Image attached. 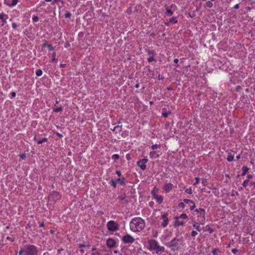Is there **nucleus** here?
<instances>
[{
    "label": "nucleus",
    "instance_id": "43",
    "mask_svg": "<svg viewBox=\"0 0 255 255\" xmlns=\"http://www.w3.org/2000/svg\"><path fill=\"white\" fill-rule=\"evenodd\" d=\"M197 235V232L195 231H193L191 233L192 237H195Z\"/></svg>",
    "mask_w": 255,
    "mask_h": 255
},
{
    "label": "nucleus",
    "instance_id": "39",
    "mask_svg": "<svg viewBox=\"0 0 255 255\" xmlns=\"http://www.w3.org/2000/svg\"><path fill=\"white\" fill-rule=\"evenodd\" d=\"M179 218L181 219H186L187 218V216L186 215V214H182L179 216Z\"/></svg>",
    "mask_w": 255,
    "mask_h": 255
},
{
    "label": "nucleus",
    "instance_id": "5",
    "mask_svg": "<svg viewBox=\"0 0 255 255\" xmlns=\"http://www.w3.org/2000/svg\"><path fill=\"white\" fill-rule=\"evenodd\" d=\"M107 228L110 231H116L119 229V225L115 222L110 221L107 223Z\"/></svg>",
    "mask_w": 255,
    "mask_h": 255
},
{
    "label": "nucleus",
    "instance_id": "55",
    "mask_svg": "<svg viewBox=\"0 0 255 255\" xmlns=\"http://www.w3.org/2000/svg\"><path fill=\"white\" fill-rule=\"evenodd\" d=\"M241 89V87L240 86H238L236 87V91H239Z\"/></svg>",
    "mask_w": 255,
    "mask_h": 255
},
{
    "label": "nucleus",
    "instance_id": "27",
    "mask_svg": "<svg viewBox=\"0 0 255 255\" xmlns=\"http://www.w3.org/2000/svg\"><path fill=\"white\" fill-rule=\"evenodd\" d=\"M160 147V145L159 144H154V145H152L151 146V148L153 150L155 149H157V148H158Z\"/></svg>",
    "mask_w": 255,
    "mask_h": 255
},
{
    "label": "nucleus",
    "instance_id": "56",
    "mask_svg": "<svg viewBox=\"0 0 255 255\" xmlns=\"http://www.w3.org/2000/svg\"><path fill=\"white\" fill-rule=\"evenodd\" d=\"M11 96L12 97H14L16 96V93L15 92H12L11 93Z\"/></svg>",
    "mask_w": 255,
    "mask_h": 255
},
{
    "label": "nucleus",
    "instance_id": "60",
    "mask_svg": "<svg viewBox=\"0 0 255 255\" xmlns=\"http://www.w3.org/2000/svg\"><path fill=\"white\" fill-rule=\"evenodd\" d=\"M20 157L22 159H24L25 157V154H22L20 155Z\"/></svg>",
    "mask_w": 255,
    "mask_h": 255
},
{
    "label": "nucleus",
    "instance_id": "57",
    "mask_svg": "<svg viewBox=\"0 0 255 255\" xmlns=\"http://www.w3.org/2000/svg\"><path fill=\"white\" fill-rule=\"evenodd\" d=\"M116 173L117 174H118L119 176H120L121 175V172L119 170L116 171Z\"/></svg>",
    "mask_w": 255,
    "mask_h": 255
},
{
    "label": "nucleus",
    "instance_id": "47",
    "mask_svg": "<svg viewBox=\"0 0 255 255\" xmlns=\"http://www.w3.org/2000/svg\"><path fill=\"white\" fill-rule=\"evenodd\" d=\"M32 20L34 21H37L38 20V17L37 16H35L33 17Z\"/></svg>",
    "mask_w": 255,
    "mask_h": 255
},
{
    "label": "nucleus",
    "instance_id": "46",
    "mask_svg": "<svg viewBox=\"0 0 255 255\" xmlns=\"http://www.w3.org/2000/svg\"><path fill=\"white\" fill-rule=\"evenodd\" d=\"M47 47L48 48L49 50L50 51L54 49L53 47L50 44L47 45Z\"/></svg>",
    "mask_w": 255,
    "mask_h": 255
},
{
    "label": "nucleus",
    "instance_id": "64",
    "mask_svg": "<svg viewBox=\"0 0 255 255\" xmlns=\"http://www.w3.org/2000/svg\"><path fill=\"white\" fill-rule=\"evenodd\" d=\"M208 231L210 232V233H212L213 232V230L212 229H211V228H209L208 229Z\"/></svg>",
    "mask_w": 255,
    "mask_h": 255
},
{
    "label": "nucleus",
    "instance_id": "22",
    "mask_svg": "<svg viewBox=\"0 0 255 255\" xmlns=\"http://www.w3.org/2000/svg\"><path fill=\"white\" fill-rule=\"evenodd\" d=\"M227 160L229 162L232 161L234 159V155L232 154H229L227 158Z\"/></svg>",
    "mask_w": 255,
    "mask_h": 255
},
{
    "label": "nucleus",
    "instance_id": "11",
    "mask_svg": "<svg viewBox=\"0 0 255 255\" xmlns=\"http://www.w3.org/2000/svg\"><path fill=\"white\" fill-rule=\"evenodd\" d=\"M116 242L113 239L109 238L107 241V245L109 248H113L115 246Z\"/></svg>",
    "mask_w": 255,
    "mask_h": 255
},
{
    "label": "nucleus",
    "instance_id": "41",
    "mask_svg": "<svg viewBox=\"0 0 255 255\" xmlns=\"http://www.w3.org/2000/svg\"><path fill=\"white\" fill-rule=\"evenodd\" d=\"M23 253H25V248L24 247L23 248H21L20 249V250L18 254H19V255H21Z\"/></svg>",
    "mask_w": 255,
    "mask_h": 255
},
{
    "label": "nucleus",
    "instance_id": "29",
    "mask_svg": "<svg viewBox=\"0 0 255 255\" xmlns=\"http://www.w3.org/2000/svg\"><path fill=\"white\" fill-rule=\"evenodd\" d=\"M117 183V180H112L111 181V183L112 184V186H114V188H116V184Z\"/></svg>",
    "mask_w": 255,
    "mask_h": 255
},
{
    "label": "nucleus",
    "instance_id": "49",
    "mask_svg": "<svg viewBox=\"0 0 255 255\" xmlns=\"http://www.w3.org/2000/svg\"><path fill=\"white\" fill-rule=\"evenodd\" d=\"M147 53L149 55H153L154 54V52L153 51H150L149 50H147Z\"/></svg>",
    "mask_w": 255,
    "mask_h": 255
},
{
    "label": "nucleus",
    "instance_id": "35",
    "mask_svg": "<svg viewBox=\"0 0 255 255\" xmlns=\"http://www.w3.org/2000/svg\"><path fill=\"white\" fill-rule=\"evenodd\" d=\"M249 183V180H245L243 183V186L244 187H246L248 185Z\"/></svg>",
    "mask_w": 255,
    "mask_h": 255
},
{
    "label": "nucleus",
    "instance_id": "16",
    "mask_svg": "<svg viewBox=\"0 0 255 255\" xmlns=\"http://www.w3.org/2000/svg\"><path fill=\"white\" fill-rule=\"evenodd\" d=\"M249 168L246 166H243L242 167L243 172L242 173V176H244L248 172Z\"/></svg>",
    "mask_w": 255,
    "mask_h": 255
},
{
    "label": "nucleus",
    "instance_id": "36",
    "mask_svg": "<svg viewBox=\"0 0 255 255\" xmlns=\"http://www.w3.org/2000/svg\"><path fill=\"white\" fill-rule=\"evenodd\" d=\"M185 192L188 193V194H191L192 193V190L191 189V188H188V189H186V190H185Z\"/></svg>",
    "mask_w": 255,
    "mask_h": 255
},
{
    "label": "nucleus",
    "instance_id": "54",
    "mask_svg": "<svg viewBox=\"0 0 255 255\" xmlns=\"http://www.w3.org/2000/svg\"><path fill=\"white\" fill-rule=\"evenodd\" d=\"M12 27H13V28H14V29H15V28H16V27H17V25H16V24L15 23H14V22H13V23H12Z\"/></svg>",
    "mask_w": 255,
    "mask_h": 255
},
{
    "label": "nucleus",
    "instance_id": "21",
    "mask_svg": "<svg viewBox=\"0 0 255 255\" xmlns=\"http://www.w3.org/2000/svg\"><path fill=\"white\" fill-rule=\"evenodd\" d=\"M116 180H117V182L119 181L121 185L125 184V178L124 177H123L122 178H119L118 179H117Z\"/></svg>",
    "mask_w": 255,
    "mask_h": 255
},
{
    "label": "nucleus",
    "instance_id": "33",
    "mask_svg": "<svg viewBox=\"0 0 255 255\" xmlns=\"http://www.w3.org/2000/svg\"><path fill=\"white\" fill-rule=\"evenodd\" d=\"M18 0H12V2L10 5H9L10 6H13L15 5L17 3Z\"/></svg>",
    "mask_w": 255,
    "mask_h": 255
},
{
    "label": "nucleus",
    "instance_id": "45",
    "mask_svg": "<svg viewBox=\"0 0 255 255\" xmlns=\"http://www.w3.org/2000/svg\"><path fill=\"white\" fill-rule=\"evenodd\" d=\"M87 246H89V245H86V244H79V248L85 247Z\"/></svg>",
    "mask_w": 255,
    "mask_h": 255
},
{
    "label": "nucleus",
    "instance_id": "3",
    "mask_svg": "<svg viewBox=\"0 0 255 255\" xmlns=\"http://www.w3.org/2000/svg\"><path fill=\"white\" fill-rule=\"evenodd\" d=\"M149 247L151 250H156L157 254H161L164 251V248L158 245L157 242L155 240H151L149 242Z\"/></svg>",
    "mask_w": 255,
    "mask_h": 255
},
{
    "label": "nucleus",
    "instance_id": "28",
    "mask_svg": "<svg viewBox=\"0 0 255 255\" xmlns=\"http://www.w3.org/2000/svg\"><path fill=\"white\" fill-rule=\"evenodd\" d=\"M171 114V112H163L162 113V116L164 117V118H166L168 116V115L169 114Z\"/></svg>",
    "mask_w": 255,
    "mask_h": 255
},
{
    "label": "nucleus",
    "instance_id": "26",
    "mask_svg": "<svg viewBox=\"0 0 255 255\" xmlns=\"http://www.w3.org/2000/svg\"><path fill=\"white\" fill-rule=\"evenodd\" d=\"M63 110V109L62 107H59V108H54L53 109V111L54 112H61Z\"/></svg>",
    "mask_w": 255,
    "mask_h": 255
},
{
    "label": "nucleus",
    "instance_id": "6",
    "mask_svg": "<svg viewBox=\"0 0 255 255\" xmlns=\"http://www.w3.org/2000/svg\"><path fill=\"white\" fill-rule=\"evenodd\" d=\"M122 241L126 244H132L134 242L135 239L129 235L127 234L123 237Z\"/></svg>",
    "mask_w": 255,
    "mask_h": 255
},
{
    "label": "nucleus",
    "instance_id": "18",
    "mask_svg": "<svg viewBox=\"0 0 255 255\" xmlns=\"http://www.w3.org/2000/svg\"><path fill=\"white\" fill-rule=\"evenodd\" d=\"M165 9H166L165 14L169 15V16H171L173 14L172 11L170 9H169L168 7H166Z\"/></svg>",
    "mask_w": 255,
    "mask_h": 255
},
{
    "label": "nucleus",
    "instance_id": "31",
    "mask_svg": "<svg viewBox=\"0 0 255 255\" xmlns=\"http://www.w3.org/2000/svg\"><path fill=\"white\" fill-rule=\"evenodd\" d=\"M42 74V71L41 69L38 70L36 72V75L37 76H40Z\"/></svg>",
    "mask_w": 255,
    "mask_h": 255
},
{
    "label": "nucleus",
    "instance_id": "51",
    "mask_svg": "<svg viewBox=\"0 0 255 255\" xmlns=\"http://www.w3.org/2000/svg\"><path fill=\"white\" fill-rule=\"evenodd\" d=\"M202 183L204 184V185H206V184L207 183V181L206 179H203L202 180Z\"/></svg>",
    "mask_w": 255,
    "mask_h": 255
},
{
    "label": "nucleus",
    "instance_id": "58",
    "mask_svg": "<svg viewBox=\"0 0 255 255\" xmlns=\"http://www.w3.org/2000/svg\"><path fill=\"white\" fill-rule=\"evenodd\" d=\"M234 8H235V9H239V4H236L234 6Z\"/></svg>",
    "mask_w": 255,
    "mask_h": 255
},
{
    "label": "nucleus",
    "instance_id": "30",
    "mask_svg": "<svg viewBox=\"0 0 255 255\" xmlns=\"http://www.w3.org/2000/svg\"><path fill=\"white\" fill-rule=\"evenodd\" d=\"M56 57V52H53L52 54V58L51 59L52 62H55L57 61V59L55 58Z\"/></svg>",
    "mask_w": 255,
    "mask_h": 255
},
{
    "label": "nucleus",
    "instance_id": "40",
    "mask_svg": "<svg viewBox=\"0 0 255 255\" xmlns=\"http://www.w3.org/2000/svg\"><path fill=\"white\" fill-rule=\"evenodd\" d=\"M178 206L180 207V208H184L185 207V204H184V202H180L178 204Z\"/></svg>",
    "mask_w": 255,
    "mask_h": 255
},
{
    "label": "nucleus",
    "instance_id": "4",
    "mask_svg": "<svg viewBox=\"0 0 255 255\" xmlns=\"http://www.w3.org/2000/svg\"><path fill=\"white\" fill-rule=\"evenodd\" d=\"M25 255H37V247L33 245H26L24 246Z\"/></svg>",
    "mask_w": 255,
    "mask_h": 255
},
{
    "label": "nucleus",
    "instance_id": "44",
    "mask_svg": "<svg viewBox=\"0 0 255 255\" xmlns=\"http://www.w3.org/2000/svg\"><path fill=\"white\" fill-rule=\"evenodd\" d=\"M235 195H239V193L237 191H233L232 193H231V195L232 196H235Z\"/></svg>",
    "mask_w": 255,
    "mask_h": 255
},
{
    "label": "nucleus",
    "instance_id": "23",
    "mask_svg": "<svg viewBox=\"0 0 255 255\" xmlns=\"http://www.w3.org/2000/svg\"><path fill=\"white\" fill-rule=\"evenodd\" d=\"M197 223H195L193 225V227H194L197 231L200 232L201 231V228L197 225Z\"/></svg>",
    "mask_w": 255,
    "mask_h": 255
},
{
    "label": "nucleus",
    "instance_id": "63",
    "mask_svg": "<svg viewBox=\"0 0 255 255\" xmlns=\"http://www.w3.org/2000/svg\"><path fill=\"white\" fill-rule=\"evenodd\" d=\"M199 181V178L198 177L196 178V183H198Z\"/></svg>",
    "mask_w": 255,
    "mask_h": 255
},
{
    "label": "nucleus",
    "instance_id": "7",
    "mask_svg": "<svg viewBox=\"0 0 255 255\" xmlns=\"http://www.w3.org/2000/svg\"><path fill=\"white\" fill-rule=\"evenodd\" d=\"M148 160L147 158H143L141 160H139L137 162V164L140 167L141 170H144L146 169L145 163L147 162Z\"/></svg>",
    "mask_w": 255,
    "mask_h": 255
},
{
    "label": "nucleus",
    "instance_id": "15",
    "mask_svg": "<svg viewBox=\"0 0 255 255\" xmlns=\"http://www.w3.org/2000/svg\"><path fill=\"white\" fill-rule=\"evenodd\" d=\"M195 211L196 212H198V213H200L203 216V217L204 218V216L205 214V211L204 209H202V208L196 209L195 210Z\"/></svg>",
    "mask_w": 255,
    "mask_h": 255
},
{
    "label": "nucleus",
    "instance_id": "14",
    "mask_svg": "<svg viewBox=\"0 0 255 255\" xmlns=\"http://www.w3.org/2000/svg\"><path fill=\"white\" fill-rule=\"evenodd\" d=\"M154 198L156 200V201L159 203L160 204L163 201V198L161 196L159 195H154Z\"/></svg>",
    "mask_w": 255,
    "mask_h": 255
},
{
    "label": "nucleus",
    "instance_id": "34",
    "mask_svg": "<svg viewBox=\"0 0 255 255\" xmlns=\"http://www.w3.org/2000/svg\"><path fill=\"white\" fill-rule=\"evenodd\" d=\"M71 16V13L69 11H67L65 13V18H69Z\"/></svg>",
    "mask_w": 255,
    "mask_h": 255
},
{
    "label": "nucleus",
    "instance_id": "24",
    "mask_svg": "<svg viewBox=\"0 0 255 255\" xmlns=\"http://www.w3.org/2000/svg\"><path fill=\"white\" fill-rule=\"evenodd\" d=\"M120 158V156L119 154H114L112 157V159L114 160H118L119 158Z\"/></svg>",
    "mask_w": 255,
    "mask_h": 255
},
{
    "label": "nucleus",
    "instance_id": "9",
    "mask_svg": "<svg viewBox=\"0 0 255 255\" xmlns=\"http://www.w3.org/2000/svg\"><path fill=\"white\" fill-rule=\"evenodd\" d=\"M168 213H164L161 216V218L163 219V222L161 224V226L163 227H165L168 225V219L167 218Z\"/></svg>",
    "mask_w": 255,
    "mask_h": 255
},
{
    "label": "nucleus",
    "instance_id": "19",
    "mask_svg": "<svg viewBox=\"0 0 255 255\" xmlns=\"http://www.w3.org/2000/svg\"><path fill=\"white\" fill-rule=\"evenodd\" d=\"M184 222L183 221H176L174 224L175 226H183Z\"/></svg>",
    "mask_w": 255,
    "mask_h": 255
},
{
    "label": "nucleus",
    "instance_id": "20",
    "mask_svg": "<svg viewBox=\"0 0 255 255\" xmlns=\"http://www.w3.org/2000/svg\"><path fill=\"white\" fill-rule=\"evenodd\" d=\"M48 140V139L46 137H44L42 138L41 139L37 141V143L38 144H42L43 142H47Z\"/></svg>",
    "mask_w": 255,
    "mask_h": 255
},
{
    "label": "nucleus",
    "instance_id": "8",
    "mask_svg": "<svg viewBox=\"0 0 255 255\" xmlns=\"http://www.w3.org/2000/svg\"><path fill=\"white\" fill-rule=\"evenodd\" d=\"M60 195L57 192H53L49 196L50 199H52L53 201H56L59 200Z\"/></svg>",
    "mask_w": 255,
    "mask_h": 255
},
{
    "label": "nucleus",
    "instance_id": "32",
    "mask_svg": "<svg viewBox=\"0 0 255 255\" xmlns=\"http://www.w3.org/2000/svg\"><path fill=\"white\" fill-rule=\"evenodd\" d=\"M206 5L207 7L211 8L213 6V4L210 1H208L206 2Z\"/></svg>",
    "mask_w": 255,
    "mask_h": 255
},
{
    "label": "nucleus",
    "instance_id": "37",
    "mask_svg": "<svg viewBox=\"0 0 255 255\" xmlns=\"http://www.w3.org/2000/svg\"><path fill=\"white\" fill-rule=\"evenodd\" d=\"M220 252L219 249H215L213 250L212 253L213 255H217V252Z\"/></svg>",
    "mask_w": 255,
    "mask_h": 255
},
{
    "label": "nucleus",
    "instance_id": "1",
    "mask_svg": "<svg viewBox=\"0 0 255 255\" xmlns=\"http://www.w3.org/2000/svg\"><path fill=\"white\" fill-rule=\"evenodd\" d=\"M130 230L134 232H139L145 227L144 221L140 217H136L131 220L129 223Z\"/></svg>",
    "mask_w": 255,
    "mask_h": 255
},
{
    "label": "nucleus",
    "instance_id": "42",
    "mask_svg": "<svg viewBox=\"0 0 255 255\" xmlns=\"http://www.w3.org/2000/svg\"><path fill=\"white\" fill-rule=\"evenodd\" d=\"M4 14L3 13L0 14V19L2 20L3 22H5V20L3 18Z\"/></svg>",
    "mask_w": 255,
    "mask_h": 255
},
{
    "label": "nucleus",
    "instance_id": "10",
    "mask_svg": "<svg viewBox=\"0 0 255 255\" xmlns=\"http://www.w3.org/2000/svg\"><path fill=\"white\" fill-rule=\"evenodd\" d=\"M183 201L186 204H188L189 205H190V204H192V205L190 206V209L191 210H193L195 208V207H196L194 202L192 200H191L187 199H184L183 200Z\"/></svg>",
    "mask_w": 255,
    "mask_h": 255
},
{
    "label": "nucleus",
    "instance_id": "12",
    "mask_svg": "<svg viewBox=\"0 0 255 255\" xmlns=\"http://www.w3.org/2000/svg\"><path fill=\"white\" fill-rule=\"evenodd\" d=\"M173 187V185L171 183H167L165 184L164 187V190L166 192H168L170 191Z\"/></svg>",
    "mask_w": 255,
    "mask_h": 255
},
{
    "label": "nucleus",
    "instance_id": "53",
    "mask_svg": "<svg viewBox=\"0 0 255 255\" xmlns=\"http://www.w3.org/2000/svg\"><path fill=\"white\" fill-rule=\"evenodd\" d=\"M6 239H7V240H10V241H11V242H13V241H14V239H12V238H10V237H7L6 238Z\"/></svg>",
    "mask_w": 255,
    "mask_h": 255
},
{
    "label": "nucleus",
    "instance_id": "62",
    "mask_svg": "<svg viewBox=\"0 0 255 255\" xmlns=\"http://www.w3.org/2000/svg\"><path fill=\"white\" fill-rule=\"evenodd\" d=\"M174 62L175 63H177L178 62V59H175L174 60Z\"/></svg>",
    "mask_w": 255,
    "mask_h": 255
},
{
    "label": "nucleus",
    "instance_id": "48",
    "mask_svg": "<svg viewBox=\"0 0 255 255\" xmlns=\"http://www.w3.org/2000/svg\"><path fill=\"white\" fill-rule=\"evenodd\" d=\"M238 252V250L237 249H233L232 250V252L234 254H235Z\"/></svg>",
    "mask_w": 255,
    "mask_h": 255
},
{
    "label": "nucleus",
    "instance_id": "59",
    "mask_svg": "<svg viewBox=\"0 0 255 255\" xmlns=\"http://www.w3.org/2000/svg\"><path fill=\"white\" fill-rule=\"evenodd\" d=\"M118 198L120 200L122 201V200H124L125 197H123V196H120V197H119Z\"/></svg>",
    "mask_w": 255,
    "mask_h": 255
},
{
    "label": "nucleus",
    "instance_id": "61",
    "mask_svg": "<svg viewBox=\"0 0 255 255\" xmlns=\"http://www.w3.org/2000/svg\"><path fill=\"white\" fill-rule=\"evenodd\" d=\"M253 177V175L251 174H249L248 175V179H252Z\"/></svg>",
    "mask_w": 255,
    "mask_h": 255
},
{
    "label": "nucleus",
    "instance_id": "17",
    "mask_svg": "<svg viewBox=\"0 0 255 255\" xmlns=\"http://www.w3.org/2000/svg\"><path fill=\"white\" fill-rule=\"evenodd\" d=\"M113 130L116 131L117 133L120 132L122 131V126H117L114 127Z\"/></svg>",
    "mask_w": 255,
    "mask_h": 255
},
{
    "label": "nucleus",
    "instance_id": "50",
    "mask_svg": "<svg viewBox=\"0 0 255 255\" xmlns=\"http://www.w3.org/2000/svg\"><path fill=\"white\" fill-rule=\"evenodd\" d=\"M55 134H56L58 136L60 137H63V135L61 134V133H59V132H55Z\"/></svg>",
    "mask_w": 255,
    "mask_h": 255
},
{
    "label": "nucleus",
    "instance_id": "38",
    "mask_svg": "<svg viewBox=\"0 0 255 255\" xmlns=\"http://www.w3.org/2000/svg\"><path fill=\"white\" fill-rule=\"evenodd\" d=\"M154 60H155V59L153 56L149 57L147 59V61L148 62H151L153 61Z\"/></svg>",
    "mask_w": 255,
    "mask_h": 255
},
{
    "label": "nucleus",
    "instance_id": "13",
    "mask_svg": "<svg viewBox=\"0 0 255 255\" xmlns=\"http://www.w3.org/2000/svg\"><path fill=\"white\" fill-rule=\"evenodd\" d=\"M149 155L151 158H156L159 156V154L155 151H151Z\"/></svg>",
    "mask_w": 255,
    "mask_h": 255
},
{
    "label": "nucleus",
    "instance_id": "2",
    "mask_svg": "<svg viewBox=\"0 0 255 255\" xmlns=\"http://www.w3.org/2000/svg\"><path fill=\"white\" fill-rule=\"evenodd\" d=\"M180 242V239L174 238L170 242L165 243V245L167 247L170 248L171 251H175L178 250L179 248Z\"/></svg>",
    "mask_w": 255,
    "mask_h": 255
},
{
    "label": "nucleus",
    "instance_id": "52",
    "mask_svg": "<svg viewBox=\"0 0 255 255\" xmlns=\"http://www.w3.org/2000/svg\"><path fill=\"white\" fill-rule=\"evenodd\" d=\"M91 255H101L99 252H97L95 253H93L91 254Z\"/></svg>",
    "mask_w": 255,
    "mask_h": 255
},
{
    "label": "nucleus",
    "instance_id": "25",
    "mask_svg": "<svg viewBox=\"0 0 255 255\" xmlns=\"http://www.w3.org/2000/svg\"><path fill=\"white\" fill-rule=\"evenodd\" d=\"M169 22L171 23H177V20L176 17L174 18L173 17L169 20Z\"/></svg>",
    "mask_w": 255,
    "mask_h": 255
}]
</instances>
